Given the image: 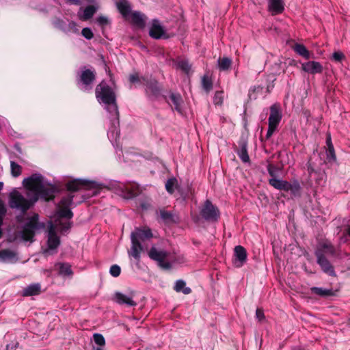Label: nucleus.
I'll return each mask as SVG.
<instances>
[{
    "label": "nucleus",
    "instance_id": "1",
    "mask_svg": "<svg viewBox=\"0 0 350 350\" xmlns=\"http://www.w3.org/2000/svg\"><path fill=\"white\" fill-rule=\"evenodd\" d=\"M57 192V189L56 187L48 183H44L39 191L36 193L33 194L32 197L29 199H26L18 191H13L10 195V206L25 213L38 201L39 198L46 201H49L55 198Z\"/></svg>",
    "mask_w": 350,
    "mask_h": 350
},
{
    "label": "nucleus",
    "instance_id": "2",
    "mask_svg": "<svg viewBox=\"0 0 350 350\" xmlns=\"http://www.w3.org/2000/svg\"><path fill=\"white\" fill-rule=\"evenodd\" d=\"M97 101L105 105V109L111 114L113 124H119V111L116 102V95L111 87L103 80L95 88Z\"/></svg>",
    "mask_w": 350,
    "mask_h": 350
},
{
    "label": "nucleus",
    "instance_id": "3",
    "mask_svg": "<svg viewBox=\"0 0 350 350\" xmlns=\"http://www.w3.org/2000/svg\"><path fill=\"white\" fill-rule=\"evenodd\" d=\"M152 237L153 234L150 228L147 226L135 228L131 234V246L129 255L139 261L141 252L144 250L142 243L150 241Z\"/></svg>",
    "mask_w": 350,
    "mask_h": 350
},
{
    "label": "nucleus",
    "instance_id": "4",
    "mask_svg": "<svg viewBox=\"0 0 350 350\" xmlns=\"http://www.w3.org/2000/svg\"><path fill=\"white\" fill-rule=\"evenodd\" d=\"M315 255L317 263L322 270L329 275H334V267L326 258V256H334L336 255V250L333 245L328 241L319 244L315 251Z\"/></svg>",
    "mask_w": 350,
    "mask_h": 350
},
{
    "label": "nucleus",
    "instance_id": "5",
    "mask_svg": "<svg viewBox=\"0 0 350 350\" xmlns=\"http://www.w3.org/2000/svg\"><path fill=\"white\" fill-rule=\"evenodd\" d=\"M148 256L150 259L157 261L158 265L165 270L170 269L173 264L185 261L183 256L179 258L180 260H178L176 258L171 257L168 252L164 250H159L154 245L152 246L149 250Z\"/></svg>",
    "mask_w": 350,
    "mask_h": 350
},
{
    "label": "nucleus",
    "instance_id": "6",
    "mask_svg": "<svg viewBox=\"0 0 350 350\" xmlns=\"http://www.w3.org/2000/svg\"><path fill=\"white\" fill-rule=\"evenodd\" d=\"M96 77V72L94 69L83 67L77 75L76 83L78 88L83 92H90L92 89Z\"/></svg>",
    "mask_w": 350,
    "mask_h": 350
},
{
    "label": "nucleus",
    "instance_id": "7",
    "mask_svg": "<svg viewBox=\"0 0 350 350\" xmlns=\"http://www.w3.org/2000/svg\"><path fill=\"white\" fill-rule=\"evenodd\" d=\"M38 219L39 215L37 213H33L28 218L21 232L23 241L32 242L36 231L44 228V224L40 223Z\"/></svg>",
    "mask_w": 350,
    "mask_h": 350
},
{
    "label": "nucleus",
    "instance_id": "8",
    "mask_svg": "<svg viewBox=\"0 0 350 350\" xmlns=\"http://www.w3.org/2000/svg\"><path fill=\"white\" fill-rule=\"evenodd\" d=\"M282 118L281 108L279 104L275 103L270 107V115L268 118V129L265 136L269 139L278 129Z\"/></svg>",
    "mask_w": 350,
    "mask_h": 350
},
{
    "label": "nucleus",
    "instance_id": "9",
    "mask_svg": "<svg viewBox=\"0 0 350 350\" xmlns=\"http://www.w3.org/2000/svg\"><path fill=\"white\" fill-rule=\"evenodd\" d=\"M202 217L210 222H217L220 217L219 208L213 204L211 200H206L200 211Z\"/></svg>",
    "mask_w": 350,
    "mask_h": 350
},
{
    "label": "nucleus",
    "instance_id": "10",
    "mask_svg": "<svg viewBox=\"0 0 350 350\" xmlns=\"http://www.w3.org/2000/svg\"><path fill=\"white\" fill-rule=\"evenodd\" d=\"M25 188L28 190L27 197H31L30 192L36 193L44 184L43 177L40 174H33L31 176L25 178L23 181Z\"/></svg>",
    "mask_w": 350,
    "mask_h": 350
},
{
    "label": "nucleus",
    "instance_id": "11",
    "mask_svg": "<svg viewBox=\"0 0 350 350\" xmlns=\"http://www.w3.org/2000/svg\"><path fill=\"white\" fill-rule=\"evenodd\" d=\"M96 183L94 181H89L83 179H75L69 181L66 185V187L68 191L75 192L80 190H87L91 188L95 187Z\"/></svg>",
    "mask_w": 350,
    "mask_h": 350
},
{
    "label": "nucleus",
    "instance_id": "12",
    "mask_svg": "<svg viewBox=\"0 0 350 350\" xmlns=\"http://www.w3.org/2000/svg\"><path fill=\"white\" fill-rule=\"evenodd\" d=\"M134 296V292H131L129 295L116 292L113 295L112 300L119 305L132 307L137 306V302L133 299Z\"/></svg>",
    "mask_w": 350,
    "mask_h": 350
},
{
    "label": "nucleus",
    "instance_id": "13",
    "mask_svg": "<svg viewBox=\"0 0 350 350\" xmlns=\"http://www.w3.org/2000/svg\"><path fill=\"white\" fill-rule=\"evenodd\" d=\"M142 80L146 85V94L148 97H158L160 95L161 88L155 79L142 77Z\"/></svg>",
    "mask_w": 350,
    "mask_h": 350
},
{
    "label": "nucleus",
    "instance_id": "14",
    "mask_svg": "<svg viewBox=\"0 0 350 350\" xmlns=\"http://www.w3.org/2000/svg\"><path fill=\"white\" fill-rule=\"evenodd\" d=\"M59 244L60 239L55 232L54 226L51 224L48 232V248L44 251V253H49L51 250H55L59 247Z\"/></svg>",
    "mask_w": 350,
    "mask_h": 350
},
{
    "label": "nucleus",
    "instance_id": "15",
    "mask_svg": "<svg viewBox=\"0 0 350 350\" xmlns=\"http://www.w3.org/2000/svg\"><path fill=\"white\" fill-rule=\"evenodd\" d=\"M246 250L241 245H237L234 249L233 264L236 267H241L247 260Z\"/></svg>",
    "mask_w": 350,
    "mask_h": 350
},
{
    "label": "nucleus",
    "instance_id": "16",
    "mask_svg": "<svg viewBox=\"0 0 350 350\" xmlns=\"http://www.w3.org/2000/svg\"><path fill=\"white\" fill-rule=\"evenodd\" d=\"M339 291V288H333L317 286H313L311 288V292L312 293L323 297L336 296Z\"/></svg>",
    "mask_w": 350,
    "mask_h": 350
},
{
    "label": "nucleus",
    "instance_id": "17",
    "mask_svg": "<svg viewBox=\"0 0 350 350\" xmlns=\"http://www.w3.org/2000/svg\"><path fill=\"white\" fill-rule=\"evenodd\" d=\"M301 68L302 70L312 75L317 73H321L323 71L322 65L319 62L315 61H310L304 63L301 65Z\"/></svg>",
    "mask_w": 350,
    "mask_h": 350
},
{
    "label": "nucleus",
    "instance_id": "18",
    "mask_svg": "<svg viewBox=\"0 0 350 350\" xmlns=\"http://www.w3.org/2000/svg\"><path fill=\"white\" fill-rule=\"evenodd\" d=\"M165 34L163 27L160 25L157 19H154L150 28L149 35L154 39H160Z\"/></svg>",
    "mask_w": 350,
    "mask_h": 350
},
{
    "label": "nucleus",
    "instance_id": "19",
    "mask_svg": "<svg viewBox=\"0 0 350 350\" xmlns=\"http://www.w3.org/2000/svg\"><path fill=\"white\" fill-rule=\"evenodd\" d=\"M121 189L122 193V196L125 199L133 198L140 192L139 185L135 184L131 185V186L123 185Z\"/></svg>",
    "mask_w": 350,
    "mask_h": 350
},
{
    "label": "nucleus",
    "instance_id": "20",
    "mask_svg": "<svg viewBox=\"0 0 350 350\" xmlns=\"http://www.w3.org/2000/svg\"><path fill=\"white\" fill-rule=\"evenodd\" d=\"M97 10L98 7L93 5L85 7L82 12V9L81 8L77 13L78 18L83 21H88L92 18Z\"/></svg>",
    "mask_w": 350,
    "mask_h": 350
},
{
    "label": "nucleus",
    "instance_id": "21",
    "mask_svg": "<svg viewBox=\"0 0 350 350\" xmlns=\"http://www.w3.org/2000/svg\"><path fill=\"white\" fill-rule=\"evenodd\" d=\"M326 159L329 163H335L336 161V155L335 153V150L334 145L332 142V138L330 134L327 135L326 137Z\"/></svg>",
    "mask_w": 350,
    "mask_h": 350
},
{
    "label": "nucleus",
    "instance_id": "22",
    "mask_svg": "<svg viewBox=\"0 0 350 350\" xmlns=\"http://www.w3.org/2000/svg\"><path fill=\"white\" fill-rule=\"evenodd\" d=\"M268 10L272 15L281 14L284 10V3L282 0H269Z\"/></svg>",
    "mask_w": 350,
    "mask_h": 350
},
{
    "label": "nucleus",
    "instance_id": "23",
    "mask_svg": "<svg viewBox=\"0 0 350 350\" xmlns=\"http://www.w3.org/2000/svg\"><path fill=\"white\" fill-rule=\"evenodd\" d=\"M146 20V15L140 12L135 11L131 13V22L139 28H144L145 27Z\"/></svg>",
    "mask_w": 350,
    "mask_h": 350
},
{
    "label": "nucleus",
    "instance_id": "24",
    "mask_svg": "<svg viewBox=\"0 0 350 350\" xmlns=\"http://www.w3.org/2000/svg\"><path fill=\"white\" fill-rule=\"evenodd\" d=\"M116 7L119 12L124 18H127L131 14V6L127 0H119L116 3Z\"/></svg>",
    "mask_w": 350,
    "mask_h": 350
},
{
    "label": "nucleus",
    "instance_id": "25",
    "mask_svg": "<svg viewBox=\"0 0 350 350\" xmlns=\"http://www.w3.org/2000/svg\"><path fill=\"white\" fill-rule=\"evenodd\" d=\"M239 145L240 148L237 151V154H238L239 157L243 163L250 162V157L247 153V142L244 140H242L239 142Z\"/></svg>",
    "mask_w": 350,
    "mask_h": 350
},
{
    "label": "nucleus",
    "instance_id": "26",
    "mask_svg": "<svg viewBox=\"0 0 350 350\" xmlns=\"http://www.w3.org/2000/svg\"><path fill=\"white\" fill-rule=\"evenodd\" d=\"M282 190L284 191H291L293 194H296L300 190V185L296 180H293L292 183L284 180Z\"/></svg>",
    "mask_w": 350,
    "mask_h": 350
},
{
    "label": "nucleus",
    "instance_id": "27",
    "mask_svg": "<svg viewBox=\"0 0 350 350\" xmlns=\"http://www.w3.org/2000/svg\"><path fill=\"white\" fill-rule=\"evenodd\" d=\"M40 286H27L19 294L23 297L35 296L41 293Z\"/></svg>",
    "mask_w": 350,
    "mask_h": 350
},
{
    "label": "nucleus",
    "instance_id": "28",
    "mask_svg": "<svg viewBox=\"0 0 350 350\" xmlns=\"http://www.w3.org/2000/svg\"><path fill=\"white\" fill-rule=\"evenodd\" d=\"M201 85L202 89L206 92L209 93L213 87V79L211 75L206 73L201 78Z\"/></svg>",
    "mask_w": 350,
    "mask_h": 350
},
{
    "label": "nucleus",
    "instance_id": "29",
    "mask_svg": "<svg viewBox=\"0 0 350 350\" xmlns=\"http://www.w3.org/2000/svg\"><path fill=\"white\" fill-rule=\"evenodd\" d=\"M170 98L174 106V109L178 112L181 113V103L183 102V99L180 94L171 93Z\"/></svg>",
    "mask_w": 350,
    "mask_h": 350
},
{
    "label": "nucleus",
    "instance_id": "30",
    "mask_svg": "<svg viewBox=\"0 0 350 350\" xmlns=\"http://www.w3.org/2000/svg\"><path fill=\"white\" fill-rule=\"evenodd\" d=\"M294 51L300 56L306 59L310 58V52L306 47L301 44H296L293 47Z\"/></svg>",
    "mask_w": 350,
    "mask_h": 350
},
{
    "label": "nucleus",
    "instance_id": "31",
    "mask_svg": "<svg viewBox=\"0 0 350 350\" xmlns=\"http://www.w3.org/2000/svg\"><path fill=\"white\" fill-rule=\"evenodd\" d=\"M217 64L220 70H228L231 67L232 60L229 57H224L218 59Z\"/></svg>",
    "mask_w": 350,
    "mask_h": 350
},
{
    "label": "nucleus",
    "instance_id": "32",
    "mask_svg": "<svg viewBox=\"0 0 350 350\" xmlns=\"http://www.w3.org/2000/svg\"><path fill=\"white\" fill-rule=\"evenodd\" d=\"M16 258V253L10 250H2L0 251V258L4 261H10Z\"/></svg>",
    "mask_w": 350,
    "mask_h": 350
},
{
    "label": "nucleus",
    "instance_id": "33",
    "mask_svg": "<svg viewBox=\"0 0 350 350\" xmlns=\"http://www.w3.org/2000/svg\"><path fill=\"white\" fill-rule=\"evenodd\" d=\"M263 87L258 85V86H254L250 88L249 90V98L251 100H256L258 98V94L259 93H261L262 92Z\"/></svg>",
    "mask_w": 350,
    "mask_h": 350
},
{
    "label": "nucleus",
    "instance_id": "34",
    "mask_svg": "<svg viewBox=\"0 0 350 350\" xmlns=\"http://www.w3.org/2000/svg\"><path fill=\"white\" fill-rule=\"evenodd\" d=\"M224 92L223 90L216 91L213 96V103L215 105L221 106L224 103Z\"/></svg>",
    "mask_w": 350,
    "mask_h": 350
},
{
    "label": "nucleus",
    "instance_id": "35",
    "mask_svg": "<svg viewBox=\"0 0 350 350\" xmlns=\"http://www.w3.org/2000/svg\"><path fill=\"white\" fill-rule=\"evenodd\" d=\"M73 197L74 196L71 194L63 197L59 203V206L62 208H70L72 204Z\"/></svg>",
    "mask_w": 350,
    "mask_h": 350
},
{
    "label": "nucleus",
    "instance_id": "36",
    "mask_svg": "<svg viewBox=\"0 0 350 350\" xmlns=\"http://www.w3.org/2000/svg\"><path fill=\"white\" fill-rule=\"evenodd\" d=\"M11 174L14 177H18L21 174L22 167L16 162L10 161Z\"/></svg>",
    "mask_w": 350,
    "mask_h": 350
},
{
    "label": "nucleus",
    "instance_id": "37",
    "mask_svg": "<svg viewBox=\"0 0 350 350\" xmlns=\"http://www.w3.org/2000/svg\"><path fill=\"white\" fill-rule=\"evenodd\" d=\"M57 215L59 217H64L67 219H71L73 216V213L70 208H62L59 207L57 211Z\"/></svg>",
    "mask_w": 350,
    "mask_h": 350
},
{
    "label": "nucleus",
    "instance_id": "38",
    "mask_svg": "<svg viewBox=\"0 0 350 350\" xmlns=\"http://www.w3.org/2000/svg\"><path fill=\"white\" fill-rule=\"evenodd\" d=\"M177 185V180L175 178H169L165 183V189L169 193L174 192V188Z\"/></svg>",
    "mask_w": 350,
    "mask_h": 350
},
{
    "label": "nucleus",
    "instance_id": "39",
    "mask_svg": "<svg viewBox=\"0 0 350 350\" xmlns=\"http://www.w3.org/2000/svg\"><path fill=\"white\" fill-rule=\"evenodd\" d=\"M159 214L161 218L165 222L174 221V215L170 212L167 211L164 209H161L159 211Z\"/></svg>",
    "mask_w": 350,
    "mask_h": 350
},
{
    "label": "nucleus",
    "instance_id": "40",
    "mask_svg": "<svg viewBox=\"0 0 350 350\" xmlns=\"http://www.w3.org/2000/svg\"><path fill=\"white\" fill-rule=\"evenodd\" d=\"M177 68L186 74H188L191 70V66L189 64L188 61L180 60L177 63Z\"/></svg>",
    "mask_w": 350,
    "mask_h": 350
},
{
    "label": "nucleus",
    "instance_id": "41",
    "mask_svg": "<svg viewBox=\"0 0 350 350\" xmlns=\"http://www.w3.org/2000/svg\"><path fill=\"white\" fill-rule=\"evenodd\" d=\"M283 182L284 180L278 179L277 178H271L269 180V185L278 190H282Z\"/></svg>",
    "mask_w": 350,
    "mask_h": 350
},
{
    "label": "nucleus",
    "instance_id": "42",
    "mask_svg": "<svg viewBox=\"0 0 350 350\" xmlns=\"http://www.w3.org/2000/svg\"><path fill=\"white\" fill-rule=\"evenodd\" d=\"M283 182L284 180L278 179L277 178H271L269 180V185L278 190H282Z\"/></svg>",
    "mask_w": 350,
    "mask_h": 350
},
{
    "label": "nucleus",
    "instance_id": "43",
    "mask_svg": "<svg viewBox=\"0 0 350 350\" xmlns=\"http://www.w3.org/2000/svg\"><path fill=\"white\" fill-rule=\"evenodd\" d=\"M5 213H6V208L4 206V204L2 201V200L0 198V238L2 237V234H3L2 229H1V226L3 224V217L5 215Z\"/></svg>",
    "mask_w": 350,
    "mask_h": 350
},
{
    "label": "nucleus",
    "instance_id": "44",
    "mask_svg": "<svg viewBox=\"0 0 350 350\" xmlns=\"http://www.w3.org/2000/svg\"><path fill=\"white\" fill-rule=\"evenodd\" d=\"M59 273L64 275H70L72 273L70 265L62 264L59 267Z\"/></svg>",
    "mask_w": 350,
    "mask_h": 350
},
{
    "label": "nucleus",
    "instance_id": "45",
    "mask_svg": "<svg viewBox=\"0 0 350 350\" xmlns=\"http://www.w3.org/2000/svg\"><path fill=\"white\" fill-rule=\"evenodd\" d=\"M93 338L96 345L100 346H104L105 345V340L102 334L98 333L94 334Z\"/></svg>",
    "mask_w": 350,
    "mask_h": 350
},
{
    "label": "nucleus",
    "instance_id": "46",
    "mask_svg": "<svg viewBox=\"0 0 350 350\" xmlns=\"http://www.w3.org/2000/svg\"><path fill=\"white\" fill-rule=\"evenodd\" d=\"M174 289L177 293H183L185 295L189 294L191 292V288L186 286H174Z\"/></svg>",
    "mask_w": 350,
    "mask_h": 350
},
{
    "label": "nucleus",
    "instance_id": "47",
    "mask_svg": "<svg viewBox=\"0 0 350 350\" xmlns=\"http://www.w3.org/2000/svg\"><path fill=\"white\" fill-rule=\"evenodd\" d=\"M143 77H139L137 72L133 73L129 75V80L131 83H139L142 80Z\"/></svg>",
    "mask_w": 350,
    "mask_h": 350
},
{
    "label": "nucleus",
    "instance_id": "48",
    "mask_svg": "<svg viewBox=\"0 0 350 350\" xmlns=\"http://www.w3.org/2000/svg\"><path fill=\"white\" fill-rule=\"evenodd\" d=\"M121 272L120 267L118 265H113L110 267L109 273L113 277H118Z\"/></svg>",
    "mask_w": 350,
    "mask_h": 350
},
{
    "label": "nucleus",
    "instance_id": "49",
    "mask_svg": "<svg viewBox=\"0 0 350 350\" xmlns=\"http://www.w3.org/2000/svg\"><path fill=\"white\" fill-rule=\"evenodd\" d=\"M81 34L88 40H91L94 37L92 31L89 27H85L81 31Z\"/></svg>",
    "mask_w": 350,
    "mask_h": 350
},
{
    "label": "nucleus",
    "instance_id": "50",
    "mask_svg": "<svg viewBox=\"0 0 350 350\" xmlns=\"http://www.w3.org/2000/svg\"><path fill=\"white\" fill-rule=\"evenodd\" d=\"M267 171H268L269 174L272 178H276L277 173H278V168L275 166L273 165L272 164H269L267 165Z\"/></svg>",
    "mask_w": 350,
    "mask_h": 350
},
{
    "label": "nucleus",
    "instance_id": "51",
    "mask_svg": "<svg viewBox=\"0 0 350 350\" xmlns=\"http://www.w3.org/2000/svg\"><path fill=\"white\" fill-rule=\"evenodd\" d=\"M345 58V55L344 54L340 52V51H336V52H334L333 54H332V59L333 60H334L335 62H340L342 59H343Z\"/></svg>",
    "mask_w": 350,
    "mask_h": 350
},
{
    "label": "nucleus",
    "instance_id": "52",
    "mask_svg": "<svg viewBox=\"0 0 350 350\" xmlns=\"http://www.w3.org/2000/svg\"><path fill=\"white\" fill-rule=\"evenodd\" d=\"M256 317L258 319L259 321H262L265 319V317L264 314V311L262 308H257L256 311Z\"/></svg>",
    "mask_w": 350,
    "mask_h": 350
},
{
    "label": "nucleus",
    "instance_id": "53",
    "mask_svg": "<svg viewBox=\"0 0 350 350\" xmlns=\"http://www.w3.org/2000/svg\"><path fill=\"white\" fill-rule=\"evenodd\" d=\"M97 21L100 25H106L108 22V20L106 17L101 16L98 17Z\"/></svg>",
    "mask_w": 350,
    "mask_h": 350
},
{
    "label": "nucleus",
    "instance_id": "54",
    "mask_svg": "<svg viewBox=\"0 0 350 350\" xmlns=\"http://www.w3.org/2000/svg\"><path fill=\"white\" fill-rule=\"evenodd\" d=\"M69 27L73 30L74 32H77L78 31V29L77 28V23L74 21H71L70 23H69Z\"/></svg>",
    "mask_w": 350,
    "mask_h": 350
},
{
    "label": "nucleus",
    "instance_id": "55",
    "mask_svg": "<svg viewBox=\"0 0 350 350\" xmlns=\"http://www.w3.org/2000/svg\"><path fill=\"white\" fill-rule=\"evenodd\" d=\"M175 284L179 285V284H185V282L182 280H178L176 282Z\"/></svg>",
    "mask_w": 350,
    "mask_h": 350
},
{
    "label": "nucleus",
    "instance_id": "56",
    "mask_svg": "<svg viewBox=\"0 0 350 350\" xmlns=\"http://www.w3.org/2000/svg\"><path fill=\"white\" fill-rule=\"evenodd\" d=\"M347 234L350 237V226H349L346 230Z\"/></svg>",
    "mask_w": 350,
    "mask_h": 350
},
{
    "label": "nucleus",
    "instance_id": "57",
    "mask_svg": "<svg viewBox=\"0 0 350 350\" xmlns=\"http://www.w3.org/2000/svg\"><path fill=\"white\" fill-rule=\"evenodd\" d=\"M3 189V183L0 182V191Z\"/></svg>",
    "mask_w": 350,
    "mask_h": 350
},
{
    "label": "nucleus",
    "instance_id": "58",
    "mask_svg": "<svg viewBox=\"0 0 350 350\" xmlns=\"http://www.w3.org/2000/svg\"><path fill=\"white\" fill-rule=\"evenodd\" d=\"M292 350H301L299 347H295Z\"/></svg>",
    "mask_w": 350,
    "mask_h": 350
},
{
    "label": "nucleus",
    "instance_id": "59",
    "mask_svg": "<svg viewBox=\"0 0 350 350\" xmlns=\"http://www.w3.org/2000/svg\"><path fill=\"white\" fill-rule=\"evenodd\" d=\"M95 350H103L101 347H97L95 349Z\"/></svg>",
    "mask_w": 350,
    "mask_h": 350
}]
</instances>
